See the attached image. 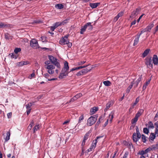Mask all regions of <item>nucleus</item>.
<instances>
[{
  "instance_id": "nucleus-40",
  "label": "nucleus",
  "mask_w": 158,
  "mask_h": 158,
  "mask_svg": "<svg viewBox=\"0 0 158 158\" xmlns=\"http://www.w3.org/2000/svg\"><path fill=\"white\" fill-rule=\"evenodd\" d=\"M21 51V49L20 48H15L14 49V52L15 54H17L18 52Z\"/></svg>"
},
{
  "instance_id": "nucleus-24",
  "label": "nucleus",
  "mask_w": 158,
  "mask_h": 158,
  "mask_svg": "<svg viewBox=\"0 0 158 158\" xmlns=\"http://www.w3.org/2000/svg\"><path fill=\"white\" fill-rule=\"evenodd\" d=\"M150 51V49H147L145 50L142 56L143 57H144L146 56Z\"/></svg>"
},
{
  "instance_id": "nucleus-31",
  "label": "nucleus",
  "mask_w": 158,
  "mask_h": 158,
  "mask_svg": "<svg viewBox=\"0 0 158 158\" xmlns=\"http://www.w3.org/2000/svg\"><path fill=\"white\" fill-rule=\"evenodd\" d=\"M156 136V135L154 133H151L150 136L149 138L151 140H153L155 139Z\"/></svg>"
},
{
  "instance_id": "nucleus-52",
  "label": "nucleus",
  "mask_w": 158,
  "mask_h": 158,
  "mask_svg": "<svg viewBox=\"0 0 158 158\" xmlns=\"http://www.w3.org/2000/svg\"><path fill=\"white\" fill-rule=\"evenodd\" d=\"M42 22L40 21V20H34L33 23H42Z\"/></svg>"
},
{
  "instance_id": "nucleus-14",
  "label": "nucleus",
  "mask_w": 158,
  "mask_h": 158,
  "mask_svg": "<svg viewBox=\"0 0 158 158\" xmlns=\"http://www.w3.org/2000/svg\"><path fill=\"white\" fill-rule=\"evenodd\" d=\"M113 105V102L112 101H110L107 103L106 105V107L104 109V111H106L108 109H109L110 107L111 106Z\"/></svg>"
},
{
  "instance_id": "nucleus-54",
  "label": "nucleus",
  "mask_w": 158,
  "mask_h": 158,
  "mask_svg": "<svg viewBox=\"0 0 158 158\" xmlns=\"http://www.w3.org/2000/svg\"><path fill=\"white\" fill-rule=\"evenodd\" d=\"M154 134L155 135H156L157 136H158V128H156Z\"/></svg>"
},
{
  "instance_id": "nucleus-27",
  "label": "nucleus",
  "mask_w": 158,
  "mask_h": 158,
  "mask_svg": "<svg viewBox=\"0 0 158 158\" xmlns=\"http://www.w3.org/2000/svg\"><path fill=\"white\" fill-rule=\"evenodd\" d=\"M136 135H136V133H134L133 134V140L134 142H136L138 141V138L137 137L136 138Z\"/></svg>"
},
{
  "instance_id": "nucleus-63",
  "label": "nucleus",
  "mask_w": 158,
  "mask_h": 158,
  "mask_svg": "<svg viewBox=\"0 0 158 158\" xmlns=\"http://www.w3.org/2000/svg\"><path fill=\"white\" fill-rule=\"evenodd\" d=\"M31 110V109H28L27 110V115H28L29 114H30V112Z\"/></svg>"
},
{
  "instance_id": "nucleus-35",
  "label": "nucleus",
  "mask_w": 158,
  "mask_h": 158,
  "mask_svg": "<svg viewBox=\"0 0 158 158\" xmlns=\"http://www.w3.org/2000/svg\"><path fill=\"white\" fill-rule=\"evenodd\" d=\"M90 132H88L85 135L84 137L83 140L86 141L88 138L89 136V134Z\"/></svg>"
},
{
  "instance_id": "nucleus-64",
  "label": "nucleus",
  "mask_w": 158,
  "mask_h": 158,
  "mask_svg": "<svg viewBox=\"0 0 158 158\" xmlns=\"http://www.w3.org/2000/svg\"><path fill=\"white\" fill-rule=\"evenodd\" d=\"M154 125L156 126V128H158V121L154 123Z\"/></svg>"
},
{
  "instance_id": "nucleus-45",
  "label": "nucleus",
  "mask_w": 158,
  "mask_h": 158,
  "mask_svg": "<svg viewBox=\"0 0 158 158\" xmlns=\"http://www.w3.org/2000/svg\"><path fill=\"white\" fill-rule=\"evenodd\" d=\"M53 25L55 26V27H56V28H57L59 26L61 25L60 22H59L55 23Z\"/></svg>"
},
{
  "instance_id": "nucleus-20",
  "label": "nucleus",
  "mask_w": 158,
  "mask_h": 158,
  "mask_svg": "<svg viewBox=\"0 0 158 158\" xmlns=\"http://www.w3.org/2000/svg\"><path fill=\"white\" fill-rule=\"evenodd\" d=\"M136 38L134 40V43L133 44L134 46H135L137 45L139 41V39L140 37L139 35H136Z\"/></svg>"
},
{
  "instance_id": "nucleus-43",
  "label": "nucleus",
  "mask_w": 158,
  "mask_h": 158,
  "mask_svg": "<svg viewBox=\"0 0 158 158\" xmlns=\"http://www.w3.org/2000/svg\"><path fill=\"white\" fill-rule=\"evenodd\" d=\"M141 138L143 142V143H145L146 141V136L144 135L143 134L141 135Z\"/></svg>"
},
{
  "instance_id": "nucleus-13",
  "label": "nucleus",
  "mask_w": 158,
  "mask_h": 158,
  "mask_svg": "<svg viewBox=\"0 0 158 158\" xmlns=\"http://www.w3.org/2000/svg\"><path fill=\"white\" fill-rule=\"evenodd\" d=\"M154 26V24L153 23H152L149 25L148 26L145 28L144 29V30L145 31V32L146 31H149L150 32V31L152 28Z\"/></svg>"
},
{
  "instance_id": "nucleus-50",
  "label": "nucleus",
  "mask_w": 158,
  "mask_h": 158,
  "mask_svg": "<svg viewBox=\"0 0 158 158\" xmlns=\"http://www.w3.org/2000/svg\"><path fill=\"white\" fill-rule=\"evenodd\" d=\"M86 62L85 61H81L78 62L77 64L78 65H80L83 64Z\"/></svg>"
},
{
  "instance_id": "nucleus-47",
  "label": "nucleus",
  "mask_w": 158,
  "mask_h": 158,
  "mask_svg": "<svg viewBox=\"0 0 158 158\" xmlns=\"http://www.w3.org/2000/svg\"><path fill=\"white\" fill-rule=\"evenodd\" d=\"M6 26V24H5L3 23H0V28H4Z\"/></svg>"
},
{
  "instance_id": "nucleus-23",
  "label": "nucleus",
  "mask_w": 158,
  "mask_h": 158,
  "mask_svg": "<svg viewBox=\"0 0 158 158\" xmlns=\"http://www.w3.org/2000/svg\"><path fill=\"white\" fill-rule=\"evenodd\" d=\"M114 111H112L110 114L109 115V117L110 118V121L111 122L112 120L113 119L114 117Z\"/></svg>"
},
{
  "instance_id": "nucleus-49",
  "label": "nucleus",
  "mask_w": 158,
  "mask_h": 158,
  "mask_svg": "<svg viewBox=\"0 0 158 158\" xmlns=\"http://www.w3.org/2000/svg\"><path fill=\"white\" fill-rule=\"evenodd\" d=\"M47 72L50 74H52L54 72V70L53 69H48Z\"/></svg>"
},
{
  "instance_id": "nucleus-10",
  "label": "nucleus",
  "mask_w": 158,
  "mask_h": 158,
  "mask_svg": "<svg viewBox=\"0 0 158 158\" xmlns=\"http://www.w3.org/2000/svg\"><path fill=\"white\" fill-rule=\"evenodd\" d=\"M139 97H137L136 98L135 102H134L132 105H131V107L129 109V110H131L134 108V106L136 105V104L139 102Z\"/></svg>"
},
{
  "instance_id": "nucleus-4",
  "label": "nucleus",
  "mask_w": 158,
  "mask_h": 158,
  "mask_svg": "<svg viewBox=\"0 0 158 158\" xmlns=\"http://www.w3.org/2000/svg\"><path fill=\"white\" fill-rule=\"evenodd\" d=\"M145 63L149 68H152L153 64L151 57L148 56L145 59Z\"/></svg>"
},
{
  "instance_id": "nucleus-46",
  "label": "nucleus",
  "mask_w": 158,
  "mask_h": 158,
  "mask_svg": "<svg viewBox=\"0 0 158 158\" xmlns=\"http://www.w3.org/2000/svg\"><path fill=\"white\" fill-rule=\"evenodd\" d=\"M39 125H36L34 127V128H33L34 133H35V131L38 130L39 129Z\"/></svg>"
},
{
  "instance_id": "nucleus-17",
  "label": "nucleus",
  "mask_w": 158,
  "mask_h": 158,
  "mask_svg": "<svg viewBox=\"0 0 158 158\" xmlns=\"http://www.w3.org/2000/svg\"><path fill=\"white\" fill-rule=\"evenodd\" d=\"M136 135H137V137L138 138V140L139 139L141 138V135L139 132V130L137 126L136 127Z\"/></svg>"
},
{
  "instance_id": "nucleus-39",
  "label": "nucleus",
  "mask_w": 158,
  "mask_h": 158,
  "mask_svg": "<svg viewBox=\"0 0 158 158\" xmlns=\"http://www.w3.org/2000/svg\"><path fill=\"white\" fill-rule=\"evenodd\" d=\"M143 132L145 134H148L149 133V130L147 128L145 127L143 129Z\"/></svg>"
},
{
  "instance_id": "nucleus-44",
  "label": "nucleus",
  "mask_w": 158,
  "mask_h": 158,
  "mask_svg": "<svg viewBox=\"0 0 158 158\" xmlns=\"http://www.w3.org/2000/svg\"><path fill=\"white\" fill-rule=\"evenodd\" d=\"M84 119V116L83 114H81V116L79 117L78 120V123H81V120Z\"/></svg>"
},
{
  "instance_id": "nucleus-29",
  "label": "nucleus",
  "mask_w": 158,
  "mask_h": 158,
  "mask_svg": "<svg viewBox=\"0 0 158 158\" xmlns=\"http://www.w3.org/2000/svg\"><path fill=\"white\" fill-rule=\"evenodd\" d=\"M138 118L135 116V118H133L131 120V123L132 124H135L137 122L138 120Z\"/></svg>"
},
{
  "instance_id": "nucleus-33",
  "label": "nucleus",
  "mask_w": 158,
  "mask_h": 158,
  "mask_svg": "<svg viewBox=\"0 0 158 158\" xmlns=\"http://www.w3.org/2000/svg\"><path fill=\"white\" fill-rule=\"evenodd\" d=\"M10 131H8L7 133V136L5 138L6 141H7L10 139Z\"/></svg>"
},
{
  "instance_id": "nucleus-48",
  "label": "nucleus",
  "mask_w": 158,
  "mask_h": 158,
  "mask_svg": "<svg viewBox=\"0 0 158 158\" xmlns=\"http://www.w3.org/2000/svg\"><path fill=\"white\" fill-rule=\"evenodd\" d=\"M103 118L102 116H101L100 117H99V120L98 121V122H97L96 123V125H98V124H99L100 123V120L101 119L102 120H103Z\"/></svg>"
},
{
  "instance_id": "nucleus-53",
  "label": "nucleus",
  "mask_w": 158,
  "mask_h": 158,
  "mask_svg": "<svg viewBox=\"0 0 158 158\" xmlns=\"http://www.w3.org/2000/svg\"><path fill=\"white\" fill-rule=\"evenodd\" d=\"M88 65H84L83 66H80L77 67V68L78 69H82L83 68H85L87 67V66H88Z\"/></svg>"
},
{
  "instance_id": "nucleus-37",
  "label": "nucleus",
  "mask_w": 158,
  "mask_h": 158,
  "mask_svg": "<svg viewBox=\"0 0 158 158\" xmlns=\"http://www.w3.org/2000/svg\"><path fill=\"white\" fill-rule=\"evenodd\" d=\"M82 96V94L81 93H79L77 94L76 95L74 96V98L75 99L77 100V98H79L81 97Z\"/></svg>"
},
{
  "instance_id": "nucleus-19",
  "label": "nucleus",
  "mask_w": 158,
  "mask_h": 158,
  "mask_svg": "<svg viewBox=\"0 0 158 158\" xmlns=\"http://www.w3.org/2000/svg\"><path fill=\"white\" fill-rule=\"evenodd\" d=\"M123 13L120 12L119 13L118 15L115 17L114 19V22H116L118 19L123 15Z\"/></svg>"
},
{
  "instance_id": "nucleus-28",
  "label": "nucleus",
  "mask_w": 158,
  "mask_h": 158,
  "mask_svg": "<svg viewBox=\"0 0 158 158\" xmlns=\"http://www.w3.org/2000/svg\"><path fill=\"white\" fill-rule=\"evenodd\" d=\"M103 83L106 86H110L111 84V83L109 81H104L103 82Z\"/></svg>"
},
{
  "instance_id": "nucleus-58",
  "label": "nucleus",
  "mask_w": 158,
  "mask_h": 158,
  "mask_svg": "<svg viewBox=\"0 0 158 158\" xmlns=\"http://www.w3.org/2000/svg\"><path fill=\"white\" fill-rule=\"evenodd\" d=\"M95 148H93V147L92 146H91L89 148V149H88L87 150V151L88 152H90L91 151L92 149H94Z\"/></svg>"
},
{
  "instance_id": "nucleus-7",
  "label": "nucleus",
  "mask_w": 158,
  "mask_h": 158,
  "mask_svg": "<svg viewBox=\"0 0 158 158\" xmlns=\"http://www.w3.org/2000/svg\"><path fill=\"white\" fill-rule=\"evenodd\" d=\"M139 10V9L137 8L135 10H134L132 12L130 17L131 18H134L135 16H136L138 14Z\"/></svg>"
},
{
  "instance_id": "nucleus-2",
  "label": "nucleus",
  "mask_w": 158,
  "mask_h": 158,
  "mask_svg": "<svg viewBox=\"0 0 158 158\" xmlns=\"http://www.w3.org/2000/svg\"><path fill=\"white\" fill-rule=\"evenodd\" d=\"M69 35H65L64 38H61L59 41V43L61 45L67 44L69 48H70L72 46V43L69 42L68 39Z\"/></svg>"
},
{
  "instance_id": "nucleus-51",
  "label": "nucleus",
  "mask_w": 158,
  "mask_h": 158,
  "mask_svg": "<svg viewBox=\"0 0 158 158\" xmlns=\"http://www.w3.org/2000/svg\"><path fill=\"white\" fill-rule=\"evenodd\" d=\"M17 65L18 66H23V61H21L18 63H17Z\"/></svg>"
},
{
  "instance_id": "nucleus-41",
  "label": "nucleus",
  "mask_w": 158,
  "mask_h": 158,
  "mask_svg": "<svg viewBox=\"0 0 158 158\" xmlns=\"http://www.w3.org/2000/svg\"><path fill=\"white\" fill-rule=\"evenodd\" d=\"M34 102H33L32 103H28V104H27L26 105V108L27 109H30V108L31 107V106L32 105V104H33L34 103Z\"/></svg>"
},
{
  "instance_id": "nucleus-32",
  "label": "nucleus",
  "mask_w": 158,
  "mask_h": 158,
  "mask_svg": "<svg viewBox=\"0 0 158 158\" xmlns=\"http://www.w3.org/2000/svg\"><path fill=\"white\" fill-rule=\"evenodd\" d=\"M56 7L58 9H61L63 8L64 6L61 4H58L56 5Z\"/></svg>"
},
{
  "instance_id": "nucleus-34",
  "label": "nucleus",
  "mask_w": 158,
  "mask_h": 158,
  "mask_svg": "<svg viewBox=\"0 0 158 158\" xmlns=\"http://www.w3.org/2000/svg\"><path fill=\"white\" fill-rule=\"evenodd\" d=\"M9 56H11L12 58H15L16 59L17 57V55L15 54L14 53L10 54Z\"/></svg>"
},
{
  "instance_id": "nucleus-18",
  "label": "nucleus",
  "mask_w": 158,
  "mask_h": 158,
  "mask_svg": "<svg viewBox=\"0 0 158 158\" xmlns=\"http://www.w3.org/2000/svg\"><path fill=\"white\" fill-rule=\"evenodd\" d=\"M100 4V3H90L89 6L92 8H96Z\"/></svg>"
},
{
  "instance_id": "nucleus-59",
  "label": "nucleus",
  "mask_w": 158,
  "mask_h": 158,
  "mask_svg": "<svg viewBox=\"0 0 158 158\" xmlns=\"http://www.w3.org/2000/svg\"><path fill=\"white\" fill-rule=\"evenodd\" d=\"M77 76H79L81 75H83L82 74L81 71L78 72L76 75Z\"/></svg>"
},
{
  "instance_id": "nucleus-56",
  "label": "nucleus",
  "mask_w": 158,
  "mask_h": 158,
  "mask_svg": "<svg viewBox=\"0 0 158 158\" xmlns=\"http://www.w3.org/2000/svg\"><path fill=\"white\" fill-rule=\"evenodd\" d=\"M158 117V110L157 111V113L156 114V115L154 118V120L155 121H156L157 120V117Z\"/></svg>"
},
{
  "instance_id": "nucleus-61",
  "label": "nucleus",
  "mask_w": 158,
  "mask_h": 158,
  "mask_svg": "<svg viewBox=\"0 0 158 158\" xmlns=\"http://www.w3.org/2000/svg\"><path fill=\"white\" fill-rule=\"evenodd\" d=\"M44 64L46 65H49L50 64V62L49 60H47L44 62Z\"/></svg>"
},
{
  "instance_id": "nucleus-57",
  "label": "nucleus",
  "mask_w": 158,
  "mask_h": 158,
  "mask_svg": "<svg viewBox=\"0 0 158 158\" xmlns=\"http://www.w3.org/2000/svg\"><path fill=\"white\" fill-rule=\"evenodd\" d=\"M139 154L141 155V156H143L144 154H145L144 151L142 150L139 152Z\"/></svg>"
},
{
  "instance_id": "nucleus-25",
  "label": "nucleus",
  "mask_w": 158,
  "mask_h": 158,
  "mask_svg": "<svg viewBox=\"0 0 158 158\" xmlns=\"http://www.w3.org/2000/svg\"><path fill=\"white\" fill-rule=\"evenodd\" d=\"M91 69H82L81 71L82 74L83 75H84L85 74L88 72L90 71Z\"/></svg>"
},
{
  "instance_id": "nucleus-26",
  "label": "nucleus",
  "mask_w": 158,
  "mask_h": 158,
  "mask_svg": "<svg viewBox=\"0 0 158 158\" xmlns=\"http://www.w3.org/2000/svg\"><path fill=\"white\" fill-rule=\"evenodd\" d=\"M45 68L48 69H55V67L52 65L50 64L45 66Z\"/></svg>"
},
{
  "instance_id": "nucleus-16",
  "label": "nucleus",
  "mask_w": 158,
  "mask_h": 158,
  "mask_svg": "<svg viewBox=\"0 0 158 158\" xmlns=\"http://www.w3.org/2000/svg\"><path fill=\"white\" fill-rule=\"evenodd\" d=\"M142 78V76L140 75L139 76V78L136 80V81L135 83L134 82V84L135 83V84L134 86V88H136L138 86V85L139 83L141 81Z\"/></svg>"
},
{
  "instance_id": "nucleus-21",
  "label": "nucleus",
  "mask_w": 158,
  "mask_h": 158,
  "mask_svg": "<svg viewBox=\"0 0 158 158\" xmlns=\"http://www.w3.org/2000/svg\"><path fill=\"white\" fill-rule=\"evenodd\" d=\"M85 25H86V28L88 30L91 31L92 29L93 26L92 25H91V23H88L85 24Z\"/></svg>"
},
{
  "instance_id": "nucleus-55",
  "label": "nucleus",
  "mask_w": 158,
  "mask_h": 158,
  "mask_svg": "<svg viewBox=\"0 0 158 158\" xmlns=\"http://www.w3.org/2000/svg\"><path fill=\"white\" fill-rule=\"evenodd\" d=\"M12 116V113L11 112H10L8 113L7 114V116L8 117V118H11Z\"/></svg>"
},
{
  "instance_id": "nucleus-15",
  "label": "nucleus",
  "mask_w": 158,
  "mask_h": 158,
  "mask_svg": "<svg viewBox=\"0 0 158 158\" xmlns=\"http://www.w3.org/2000/svg\"><path fill=\"white\" fill-rule=\"evenodd\" d=\"M143 111L144 110L143 109H139L136 114L135 116L138 118L139 117L143 114Z\"/></svg>"
},
{
  "instance_id": "nucleus-3",
  "label": "nucleus",
  "mask_w": 158,
  "mask_h": 158,
  "mask_svg": "<svg viewBox=\"0 0 158 158\" xmlns=\"http://www.w3.org/2000/svg\"><path fill=\"white\" fill-rule=\"evenodd\" d=\"M48 58L52 64L55 65L58 68H60V63L57 61V59L52 56L49 55Z\"/></svg>"
},
{
  "instance_id": "nucleus-30",
  "label": "nucleus",
  "mask_w": 158,
  "mask_h": 158,
  "mask_svg": "<svg viewBox=\"0 0 158 158\" xmlns=\"http://www.w3.org/2000/svg\"><path fill=\"white\" fill-rule=\"evenodd\" d=\"M150 82V80H149L148 81H147L146 82L144 83L143 87V90L145 89H146L147 86L149 84Z\"/></svg>"
},
{
  "instance_id": "nucleus-60",
  "label": "nucleus",
  "mask_w": 158,
  "mask_h": 158,
  "mask_svg": "<svg viewBox=\"0 0 158 158\" xmlns=\"http://www.w3.org/2000/svg\"><path fill=\"white\" fill-rule=\"evenodd\" d=\"M56 28V27H55V26L53 25V26L51 27V30L52 31H53Z\"/></svg>"
},
{
  "instance_id": "nucleus-22",
  "label": "nucleus",
  "mask_w": 158,
  "mask_h": 158,
  "mask_svg": "<svg viewBox=\"0 0 158 158\" xmlns=\"http://www.w3.org/2000/svg\"><path fill=\"white\" fill-rule=\"evenodd\" d=\"M86 29V25L85 24L84 26L81 27L80 32V34H83L84 33Z\"/></svg>"
},
{
  "instance_id": "nucleus-1",
  "label": "nucleus",
  "mask_w": 158,
  "mask_h": 158,
  "mask_svg": "<svg viewBox=\"0 0 158 158\" xmlns=\"http://www.w3.org/2000/svg\"><path fill=\"white\" fill-rule=\"evenodd\" d=\"M69 69L68 63L67 61H65L64 63V67L62 69L61 73L58 77L59 78L62 79L64 78V76H67L68 73V71Z\"/></svg>"
},
{
  "instance_id": "nucleus-6",
  "label": "nucleus",
  "mask_w": 158,
  "mask_h": 158,
  "mask_svg": "<svg viewBox=\"0 0 158 158\" xmlns=\"http://www.w3.org/2000/svg\"><path fill=\"white\" fill-rule=\"evenodd\" d=\"M97 117H94L91 116L88 118L87 123V125L91 126L94 124L96 122Z\"/></svg>"
},
{
  "instance_id": "nucleus-42",
  "label": "nucleus",
  "mask_w": 158,
  "mask_h": 158,
  "mask_svg": "<svg viewBox=\"0 0 158 158\" xmlns=\"http://www.w3.org/2000/svg\"><path fill=\"white\" fill-rule=\"evenodd\" d=\"M148 123L149 124V126H148L149 128H153L154 127L153 124L151 121H149Z\"/></svg>"
},
{
  "instance_id": "nucleus-36",
  "label": "nucleus",
  "mask_w": 158,
  "mask_h": 158,
  "mask_svg": "<svg viewBox=\"0 0 158 158\" xmlns=\"http://www.w3.org/2000/svg\"><path fill=\"white\" fill-rule=\"evenodd\" d=\"M69 19H66L64 20L62 22H60L61 25H64L66 24L67 23H68V21Z\"/></svg>"
},
{
  "instance_id": "nucleus-8",
  "label": "nucleus",
  "mask_w": 158,
  "mask_h": 158,
  "mask_svg": "<svg viewBox=\"0 0 158 158\" xmlns=\"http://www.w3.org/2000/svg\"><path fill=\"white\" fill-rule=\"evenodd\" d=\"M103 136H102L97 137L96 139L93 141L91 146H92L93 148H95L96 145L97 143V140H98L99 138L103 137Z\"/></svg>"
},
{
  "instance_id": "nucleus-11",
  "label": "nucleus",
  "mask_w": 158,
  "mask_h": 158,
  "mask_svg": "<svg viewBox=\"0 0 158 158\" xmlns=\"http://www.w3.org/2000/svg\"><path fill=\"white\" fill-rule=\"evenodd\" d=\"M135 82L134 80H133L131 82L130 85L128 87L127 90H126V93L127 94L129 93V92L130 89L132 87L133 84H134V82Z\"/></svg>"
},
{
  "instance_id": "nucleus-5",
  "label": "nucleus",
  "mask_w": 158,
  "mask_h": 158,
  "mask_svg": "<svg viewBox=\"0 0 158 158\" xmlns=\"http://www.w3.org/2000/svg\"><path fill=\"white\" fill-rule=\"evenodd\" d=\"M30 45L31 47L34 49H37L39 48L37 40L35 39L31 40Z\"/></svg>"
},
{
  "instance_id": "nucleus-12",
  "label": "nucleus",
  "mask_w": 158,
  "mask_h": 158,
  "mask_svg": "<svg viewBox=\"0 0 158 158\" xmlns=\"http://www.w3.org/2000/svg\"><path fill=\"white\" fill-rule=\"evenodd\" d=\"M98 110V107H94L91 108L90 111V114H93L95 113Z\"/></svg>"
},
{
  "instance_id": "nucleus-9",
  "label": "nucleus",
  "mask_w": 158,
  "mask_h": 158,
  "mask_svg": "<svg viewBox=\"0 0 158 158\" xmlns=\"http://www.w3.org/2000/svg\"><path fill=\"white\" fill-rule=\"evenodd\" d=\"M154 65H157L158 64V58L157 55H153L152 59Z\"/></svg>"
},
{
  "instance_id": "nucleus-38",
  "label": "nucleus",
  "mask_w": 158,
  "mask_h": 158,
  "mask_svg": "<svg viewBox=\"0 0 158 158\" xmlns=\"http://www.w3.org/2000/svg\"><path fill=\"white\" fill-rule=\"evenodd\" d=\"M85 141L83 140L82 143V144H81V146H82V153L84 152L85 150V149H84V146L85 145Z\"/></svg>"
},
{
  "instance_id": "nucleus-62",
  "label": "nucleus",
  "mask_w": 158,
  "mask_h": 158,
  "mask_svg": "<svg viewBox=\"0 0 158 158\" xmlns=\"http://www.w3.org/2000/svg\"><path fill=\"white\" fill-rule=\"evenodd\" d=\"M145 32V31L144 30V29L141 32V33H138L137 35H139V37L144 32Z\"/></svg>"
}]
</instances>
